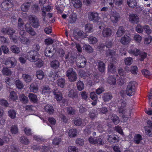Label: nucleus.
<instances>
[{"label":"nucleus","instance_id":"nucleus-23","mask_svg":"<svg viewBox=\"0 0 152 152\" xmlns=\"http://www.w3.org/2000/svg\"><path fill=\"white\" fill-rule=\"evenodd\" d=\"M68 96L71 98L74 99L75 98H78V94L75 90L71 89L69 91Z\"/></svg>","mask_w":152,"mask_h":152},{"label":"nucleus","instance_id":"nucleus-59","mask_svg":"<svg viewBox=\"0 0 152 152\" xmlns=\"http://www.w3.org/2000/svg\"><path fill=\"white\" fill-rule=\"evenodd\" d=\"M134 39L136 42L140 43L142 39V37L138 34H136L134 35L133 37Z\"/></svg>","mask_w":152,"mask_h":152},{"label":"nucleus","instance_id":"nucleus-25","mask_svg":"<svg viewBox=\"0 0 152 152\" xmlns=\"http://www.w3.org/2000/svg\"><path fill=\"white\" fill-rule=\"evenodd\" d=\"M51 7L50 6H48L46 7H43L42 9V15L44 18H43V20H45V17L46 15V12L50 11Z\"/></svg>","mask_w":152,"mask_h":152},{"label":"nucleus","instance_id":"nucleus-49","mask_svg":"<svg viewBox=\"0 0 152 152\" xmlns=\"http://www.w3.org/2000/svg\"><path fill=\"white\" fill-rule=\"evenodd\" d=\"M5 82L8 85L11 86L13 84L14 80L12 78L6 77L5 80Z\"/></svg>","mask_w":152,"mask_h":152},{"label":"nucleus","instance_id":"nucleus-63","mask_svg":"<svg viewBox=\"0 0 152 152\" xmlns=\"http://www.w3.org/2000/svg\"><path fill=\"white\" fill-rule=\"evenodd\" d=\"M88 41L90 43L94 44L97 42V39L96 37L91 36L88 38Z\"/></svg>","mask_w":152,"mask_h":152},{"label":"nucleus","instance_id":"nucleus-35","mask_svg":"<svg viewBox=\"0 0 152 152\" xmlns=\"http://www.w3.org/2000/svg\"><path fill=\"white\" fill-rule=\"evenodd\" d=\"M110 117L114 124H117L120 122L119 118L116 115L112 114Z\"/></svg>","mask_w":152,"mask_h":152},{"label":"nucleus","instance_id":"nucleus-32","mask_svg":"<svg viewBox=\"0 0 152 152\" xmlns=\"http://www.w3.org/2000/svg\"><path fill=\"white\" fill-rule=\"evenodd\" d=\"M28 97L30 100L34 103H36L37 101V96L36 95L34 94L29 93L28 95Z\"/></svg>","mask_w":152,"mask_h":152},{"label":"nucleus","instance_id":"nucleus-44","mask_svg":"<svg viewBox=\"0 0 152 152\" xmlns=\"http://www.w3.org/2000/svg\"><path fill=\"white\" fill-rule=\"evenodd\" d=\"M84 50H86L88 53H91L93 52V49L88 45H85L83 46Z\"/></svg>","mask_w":152,"mask_h":152},{"label":"nucleus","instance_id":"nucleus-19","mask_svg":"<svg viewBox=\"0 0 152 152\" xmlns=\"http://www.w3.org/2000/svg\"><path fill=\"white\" fill-rule=\"evenodd\" d=\"M22 77L23 80L26 83L31 82L33 79L31 75L26 74H23Z\"/></svg>","mask_w":152,"mask_h":152},{"label":"nucleus","instance_id":"nucleus-12","mask_svg":"<svg viewBox=\"0 0 152 152\" xmlns=\"http://www.w3.org/2000/svg\"><path fill=\"white\" fill-rule=\"evenodd\" d=\"M129 21L132 23H137L139 21L138 16L134 14H131L129 15Z\"/></svg>","mask_w":152,"mask_h":152},{"label":"nucleus","instance_id":"nucleus-45","mask_svg":"<svg viewBox=\"0 0 152 152\" xmlns=\"http://www.w3.org/2000/svg\"><path fill=\"white\" fill-rule=\"evenodd\" d=\"M24 25L23 21L22 19L19 18L18 20V29H21L23 28V26Z\"/></svg>","mask_w":152,"mask_h":152},{"label":"nucleus","instance_id":"nucleus-57","mask_svg":"<svg viewBox=\"0 0 152 152\" xmlns=\"http://www.w3.org/2000/svg\"><path fill=\"white\" fill-rule=\"evenodd\" d=\"M124 62L125 64L128 65H130L133 62V59L130 57H128L124 59Z\"/></svg>","mask_w":152,"mask_h":152},{"label":"nucleus","instance_id":"nucleus-24","mask_svg":"<svg viewBox=\"0 0 152 152\" xmlns=\"http://www.w3.org/2000/svg\"><path fill=\"white\" fill-rule=\"evenodd\" d=\"M98 67L99 72L102 73L104 72L105 69V66L104 64L100 61L98 63Z\"/></svg>","mask_w":152,"mask_h":152},{"label":"nucleus","instance_id":"nucleus-58","mask_svg":"<svg viewBox=\"0 0 152 152\" xmlns=\"http://www.w3.org/2000/svg\"><path fill=\"white\" fill-rule=\"evenodd\" d=\"M20 141L21 143L25 145H27L29 142L28 139L25 137H20Z\"/></svg>","mask_w":152,"mask_h":152},{"label":"nucleus","instance_id":"nucleus-53","mask_svg":"<svg viewBox=\"0 0 152 152\" xmlns=\"http://www.w3.org/2000/svg\"><path fill=\"white\" fill-rule=\"evenodd\" d=\"M3 74L6 75H11V72L10 69L7 68H4L2 70Z\"/></svg>","mask_w":152,"mask_h":152},{"label":"nucleus","instance_id":"nucleus-26","mask_svg":"<svg viewBox=\"0 0 152 152\" xmlns=\"http://www.w3.org/2000/svg\"><path fill=\"white\" fill-rule=\"evenodd\" d=\"M107 139L109 142L112 143L117 141L118 140L117 136L114 135H109Z\"/></svg>","mask_w":152,"mask_h":152},{"label":"nucleus","instance_id":"nucleus-34","mask_svg":"<svg viewBox=\"0 0 152 152\" xmlns=\"http://www.w3.org/2000/svg\"><path fill=\"white\" fill-rule=\"evenodd\" d=\"M30 6L29 3H25L23 4L21 6V10L23 12H27Z\"/></svg>","mask_w":152,"mask_h":152},{"label":"nucleus","instance_id":"nucleus-13","mask_svg":"<svg viewBox=\"0 0 152 152\" xmlns=\"http://www.w3.org/2000/svg\"><path fill=\"white\" fill-rule=\"evenodd\" d=\"M118 74L121 76V78H120L119 79L117 78L118 80H119L120 84H123L124 83V78L126 75L125 73L121 68L118 69Z\"/></svg>","mask_w":152,"mask_h":152},{"label":"nucleus","instance_id":"nucleus-56","mask_svg":"<svg viewBox=\"0 0 152 152\" xmlns=\"http://www.w3.org/2000/svg\"><path fill=\"white\" fill-rule=\"evenodd\" d=\"M8 115L11 118H15L16 114V112L13 110H10L8 111Z\"/></svg>","mask_w":152,"mask_h":152},{"label":"nucleus","instance_id":"nucleus-54","mask_svg":"<svg viewBox=\"0 0 152 152\" xmlns=\"http://www.w3.org/2000/svg\"><path fill=\"white\" fill-rule=\"evenodd\" d=\"M127 3L128 5L130 7H134L136 5L135 0H128Z\"/></svg>","mask_w":152,"mask_h":152},{"label":"nucleus","instance_id":"nucleus-38","mask_svg":"<svg viewBox=\"0 0 152 152\" xmlns=\"http://www.w3.org/2000/svg\"><path fill=\"white\" fill-rule=\"evenodd\" d=\"M9 98L10 101H15L18 99V96L16 93L12 91L10 92Z\"/></svg>","mask_w":152,"mask_h":152},{"label":"nucleus","instance_id":"nucleus-1","mask_svg":"<svg viewBox=\"0 0 152 152\" xmlns=\"http://www.w3.org/2000/svg\"><path fill=\"white\" fill-rule=\"evenodd\" d=\"M137 84L134 81H131L128 84L126 88V93L129 96L134 95L136 93Z\"/></svg>","mask_w":152,"mask_h":152},{"label":"nucleus","instance_id":"nucleus-42","mask_svg":"<svg viewBox=\"0 0 152 152\" xmlns=\"http://www.w3.org/2000/svg\"><path fill=\"white\" fill-rule=\"evenodd\" d=\"M57 84L58 86L63 88L65 84V80L63 78L59 79L57 80Z\"/></svg>","mask_w":152,"mask_h":152},{"label":"nucleus","instance_id":"nucleus-4","mask_svg":"<svg viewBox=\"0 0 152 152\" xmlns=\"http://www.w3.org/2000/svg\"><path fill=\"white\" fill-rule=\"evenodd\" d=\"M1 32L4 34H8L10 35V38L13 40L15 42H16L15 39L12 38V35L15 33V31L10 27H6L2 28L1 30Z\"/></svg>","mask_w":152,"mask_h":152},{"label":"nucleus","instance_id":"nucleus-21","mask_svg":"<svg viewBox=\"0 0 152 152\" xmlns=\"http://www.w3.org/2000/svg\"><path fill=\"white\" fill-rule=\"evenodd\" d=\"M29 89L31 92L36 93L38 91V86L36 83H32L30 84Z\"/></svg>","mask_w":152,"mask_h":152},{"label":"nucleus","instance_id":"nucleus-48","mask_svg":"<svg viewBox=\"0 0 152 152\" xmlns=\"http://www.w3.org/2000/svg\"><path fill=\"white\" fill-rule=\"evenodd\" d=\"M77 86L78 90L79 91H81L84 89V84L81 81H78L77 83Z\"/></svg>","mask_w":152,"mask_h":152},{"label":"nucleus","instance_id":"nucleus-36","mask_svg":"<svg viewBox=\"0 0 152 152\" xmlns=\"http://www.w3.org/2000/svg\"><path fill=\"white\" fill-rule=\"evenodd\" d=\"M36 74L37 78L39 80L42 79L45 76L44 72L41 70H39L37 71Z\"/></svg>","mask_w":152,"mask_h":152},{"label":"nucleus","instance_id":"nucleus-33","mask_svg":"<svg viewBox=\"0 0 152 152\" xmlns=\"http://www.w3.org/2000/svg\"><path fill=\"white\" fill-rule=\"evenodd\" d=\"M77 134V132L75 129H70L68 132V135L70 138H72L76 136Z\"/></svg>","mask_w":152,"mask_h":152},{"label":"nucleus","instance_id":"nucleus-43","mask_svg":"<svg viewBox=\"0 0 152 152\" xmlns=\"http://www.w3.org/2000/svg\"><path fill=\"white\" fill-rule=\"evenodd\" d=\"M72 3L75 8H79L80 7L82 3L80 0H73Z\"/></svg>","mask_w":152,"mask_h":152},{"label":"nucleus","instance_id":"nucleus-46","mask_svg":"<svg viewBox=\"0 0 152 152\" xmlns=\"http://www.w3.org/2000/svg\"><path fill=\"white\" fill-rule=\"evenodd\" d=\"M107 81L110 84L114 85L116 83V79L112 76H111L108 77Z\"/></svg>","mask_w":152,"mask_h":152},{"label":"nucleus","instance_id":"nucleus-11","mask_svg":"<svg viewBox=\"0 0 152 152\" xmlns=\"http://www.w3.org/2000/svg\"><path fill=\"white\" fill-rule=\"evenodd\" d=\"M69 16L68 22L71 23H75L77 19L76 14L74 12H69L67 14Z\"/></svg>","mask_w":152,"mask_h":152},{"label":"nucleus","instance_id":"nucleus-18","mask_svg":"<svg viewBox=\"0 0 152 152\" xmlns=\"http://www.w3.org/2000/svg\"><path fill=\"white\" fill-rule=\"evenodd\" d=\"M108 73H113L116 71V69L115 66L112 63H110L108 66Z\"/></svg>","mask_w":152,"mask_h":152},{"label":"nucleus","instance_id":"nucleus-55","mask_svg":"<svg viewBox=\"0 0 152 152\" xmlns=\"http://www.w3.org/2000/svg\"><path fill=\"white\" fill-rule=\"evenodd\" d=\"M68 152H78L77 148L73 146H69L68 148Z\"/></svg>","mask_w":152,"mask_h":152},{"label":"nucleus","instance_id":"nucleus-29","mask_svg":"<svg viewBox=\"0 0 152 152\" xmlns=\"http://www.w3.org/2000/svg\"><path fill=\"white\" fill-rule=\"evenodd\" d=\"M45 109L46 112L49 114H53L54 111L53 107L50 105H47L45 107Z\"/></svg>","mask_w":152,"mask_h":152},{"label":"nucleus","instance_id":"nucleus-47","mask_svg":"<svg viewBox=\"0 0 152 152\" xmlns=\"http://www.w3.org/2000/svg\"><path fill=\"white\" fill-rule=\"evenodd\" d=\"M16 87L18 89H21L23 87V84L22 82L19 80H17L15 82Z\"/></svg>","mask_w":152,"mask_h":152},{"label":"nucleus","instance_id":"nucleus-28","mask_svg":"<svg viewBox=\"0 0 152 152\" xmlns=\"http://www.w3.org/2000/svg\"><path fill=\"white\" fill-rule=\"evenodd\" d=\"M74 123L75 125L79 126L81 125H85L86 124V122H85L84 121H82L80 118H77L74 120Z\"/></svg>","mask_w":152,"mask_h":152},{"label":"nucleus","instance_id":"nucleus-8","mask_svg":"<svg viewBox=\"0 0 152 152\" xmlns=\"http://www.w3.org/2000/svg\"><path fill=\"white\" fill-rule=\"evenodd\" d=\"M77 66L79 67H84L86 64V60L83 56H81L76 60Z\"/></svg>","mask_w":152,"mask_h":152},{"label":"nucleus","instance_id":"nucleus-16","mask_svg":"<svg viewBox=\"0 0 152 152\" xmlns=\"http://www.w3.org/2000/svg\"><path fill=\"white\" fill-rule=\"evenodd\" d=\"M26 30V31L30 35L34 36L36 33L33 29L31 27L29 23H26L25 25Z\"/></svg>","mask_w":152,"mask_h":152},{"label":"nucleus","instance_id":"nucleus-50","mask_svg":"<svg viewBox=\"0 0 152 152\" xmlns=\"http://www.w3.org/2000/svg\"><path fill=\"white\" fill-rule=\"evenodd\" d=\"M112 97L110 94L109 93H106L104 94L102 98L104 101H107L110 100Z\"/></svg>","mask_w":152,"mask_h":152},{"label":"nucleus","instance_id":"nucleus-3","mask_svg":"<svg viewBox=\"0 0 152 152\" xmlns=\"http://www.w3.org/2000/svg\"><path fill=\"white\" fill-rule=\"evenodd\" d=\"M66 75L70 82H74L77 80V74L72 68H69L68 70L66 72Z\"/></svg>","mask_w":152,"mask_h":152},{"label":"nucleus","instance_id":"nucleus-41","mask_svg":"<svg viewBox=\"0 0 152 152\" xmlns=\"http://www.w3.org/2000/svg\"><path fill=\"white\" fill-rule=\"evenodd\" d=\"M128 53L130 54L137 56L139 55L140 51L136 48H134L128 51Z\"/></svg>","mask_w":152,"mask_h":152},{"label":"nucleus","instance_id":"nucleus-20","mask_svg":"<svg viewBox=\"0 0 152 152\" xmlns=\"http://www.w3.org/2000/svg\"><path fill=\"white\" fill-rule=\"evenodd\" d=\"M53 49L47 47L45 51V54L47 57H51L53 54Z\"/></svg>","mask_w":152,"mask_h":152},{"label":"nucleus","instance_id":"nucleus-60","mask_svg":"<svg viewBox=\"0 0 152 152\" xmlns=\"http://www.w3.org/2000/svg\"><path fill=\"white\" fill-rule=\"evenodd\" d=\"M80 75L84 78H85L86 77L90 76V74L89 71H87L86 72L82 71L80 72Z\"/></svg>","mask_w":152,"mask_h":152},{"label":"nucleus","instance_id":"nucleus-61","mask_svg":"<svg viewBox=\"0 0 152 152\" xmlns=\"http://www.w3.org/2000/svg\"><path fill=\"white\" fill-rule=\"evenodd\" d=\"M19 97L20 100L24 103H26L28 101V99L27 97L23 94H21Z\"/></svg>","mask_w":152,"mask_h":152},{"label":"nucleus","instance_id":"nucleus-51","mask_svg":"<svg viewBox=\"0 0 152 152\" xmlns=\"http://www.w3.org/2000/svg\"><path fill=\"white\" fill-rule=\"evenodd\" d=\"M51 66L53 68L57 69L59 66V62L56 60L53 61L51 63Z\"/></svg>","mask_w":152,"mask_h":152},{"label":"nucleus","instance_id":"nucleus-9","mask_svg":"<svg viewBox=\"0 0 152 152\" xmlns=\"http://www.w3.org/2000/svg\"><path fill=\"white\" fill-rule=\"evenodd\" d=\"M11 0H5L1 4V7L4 10H7L12 7L13 3Z\"/></svg>","mask_w":152,"mask_h":152},{"label":"nucleus","instance_id":"nucleus-64","mask_svg":"<svg viewBox=\"0 0 152 152\" xmlns=\"http://www.w3.org/2000/svg\"><path fill=\"white\" fill-rule=\"evenodd\" d=\"M50 88L48 86H44L42 88V93L45 94L50 92Z\"/></svg>","mask_w":152,"mask_h":152},{"label":"nucleus","instance_id":"nucleus-17","mask_svg":"<svg viewBox=\"0 0 152 152\" xmlns=\"http://www.w3.org/2000/svg\"><path fill=\"white\" fill-rule=\"evenodd\" d=\"M112 34L111 30L108 28H106L103 29L102 32L103 37H107L110 36Z\"/></svg>","mask_w":152,"mask_h":152},{"label":"nucleus","instance_id":"nucleus-5","mask_svg":"<svg viewBox=\"0 0 152 152\" xmlns=\"http://www.w3.org/2000/svg\"><path fill=\"white\" fill-rule=\"evenodd\" d=\"M31 25L34 28H37L39 26V20L34 15H30L28 17Z\"/></svg>","mask_w":152,"mask_h":152},{"label":"nucleus","instance_id":"nucleus-52","mask_svg":"<svg viewBox=\"0 0 152 152\" xmlns=\"http://www.w3.org/2000/svg\"><path fill=\"white\" fill-rule=\"evenodd\" d=\"M7 60L10 63L12 66H15L16 63V60L14 57L8 58H7Z\"/></svg>","mask_w":152,"mask_h":152},{"label":"nucleus","instance_id":"nucleus-30","mask_svg":"<svg viewBox=\"0 0 152 152\" xmlns=\"http://www.w3.org/2000/svg\"><path fill=\"white\" fill-rule=\"evenodd\" d=\"M125 30L123 26H120L119 27L116 34L118 37H121L125 33Z\"/></svg>","mask_w":152,"mask_h":152},{"label":"nucleus","instance_id":"nucleus-22","mask_svg":"<svg viewBox=\"0 0 152 152\" xmlns=\"http://www.w3.org/2000/svg\"><path fill=\"white\" fill-rule=\"evenodd\" d=\"M77 34L78 36L82 38H84L87 37V35L84 32L81 31H80L77 33L75 32L74 33V35L75 38L77 39V37H76V34Z\"/></svg>","mask_w":152,"mask_h":152},{"label":"nucleus","instance_id":"nucleus-40","mask_svg":"<svg viewBox=\"0 0 152 152\" xmlns=\"http://www.w3.org/2000/svg\"><path fill=\"white\" fill-rule=\"evenodd\" d=\"M11 51L14 53L18 54L20 52V49L16 45H12L10 47Z\"/></svg>","mask_w":152,"mask_h":152},{"label":"nucleus","instance_id":"nucleus-39","mask_svg":"<svg viewBox=\"0 0 152 152\" xmlns=\"http://www.w3.org/2000/svg\"><path fill=\"white\" fill-rule=\"evenodd\" d=\"M116 54L115 51L108 50H107L106 53V56L109 58H113V57Z\"/></svg>","mask_w":152,"mask_h":152},{"label":"nucleus","instance_id":"nucleus-62","mask_svg":"<svg viewBox=\"0 0 152 152\" xmlns=\"http://www.w3.org/2000/svg\"><path fill=\"white\" fill-rule=\"evenodd\" d=\"M18 129L16 126L14 125L12 126L11 128V132L12 134H15L17 133Z\"/></svg>","mask_w":152,"mask_h":152},{"label":"nucleus","instance_id":"nucleus-7","mask_svg":"<svg viewBox=\"0 0 152 152\" xmlns=\"http://www.w3.org/2000/svg\"><path fill=\"white\" fill-rule=\"evenodd\" d=\"M38 56L36 51H31L27 56V59L31 62H35L38 60Z\"/></svg>","mask_w":152,"mask_h":152},{"label":"nucleus","instance_id":"nucleus-6","mask_svg":"<svg viewBox=\"0 0 152 152\" xmlns=\"http://www.w3.org/2000/svg\"><path fill=\"white\" fill-rule=\"evenodd\" d=\"M110 19L111 22L116 23L119 21L120 16L119 14L115 11H111L110 13Z\"/></svg>","mask_w":152,"mask_h":152},{"label":"nucleus","instance_id":"nucleus-10","mask_svg":"<svg viewBox=\"0 0 152 152\" xmlns=\"http://www.w3.org/2000/svg\"><path fill=\"white\" fill-rule=\"evenodd\" d=\"M88 18L90 20L94 22H97L100 19L99 14L96 12L90 13L88 15Z\"/></svg>","mask_w":152,"mask_h":152},{"label":"nucleus","instance_id":"nucleus-2","mask_svg":"<svg viewBox=\"0 0 152 152\" xmlns=\"http://www.w3.org/2000/svg\"><path fill=\"white\" fill-rule=\"evenodd\" d=\"M119 112L123 115L121 117V120L123 122H126L131 115L130 111L128 110L127 111L124 107H121L119 108Z\"/></svg>","mask_w":152,"mask_h":152},{"label":"nucleus","instance_id":"nucleus-27","mask_svg":"<svg viewBox=\"0 0 152 152\" xmlns=\"http://www.w3.org/2000/svg\"><path fill=\"white\" fill-rule=\"evenodd\" d=\"M19 40L22 43L25 45H28L30 43L29 39L24 36H20Z\"/></svg>","mask_w":152,"mask_h":152},{"label":"nucleus","instance_id":"nucleus-31","mask_svg":"<svg viewBox=\"0 0 152 152\" xmlns=\"http://www.w3.org/2000/svg\"><path fill=\"white\" fill-rule=\"evenodd\" d=\"M53 93L55 95V98L57 101H60L62 99V95L61 92L54 91Z\"/></svg>","mask_w":152,"mask_h":152},{"label":"nucleus","instance_id":"nucleus-15","mask_svg":"<svg viewBox=\"0 0 152 152\" xmlns=\"http://www.w3.org/2000/svg\"><path fill=\"white\" fill-rule=\"evenodd\" d=\"M143 139L141 135L139 134H135L133 138V142L136 144H141L142 143Z\"/></svg>","mask_w":152,"mask_h":152},{"label":"nucleus","instance_id":"nucleus-14","mask_svg":"<svg viewBox=\"0 0 152 152\" xmlns=\"http://www.w3.org/2000/svg\"><path fill=\"white\" fill-rule=\"evenodd\" d=\"M132 40V38L129 36L127 35H124L121 38L120 42L123 45H126L129 44Z\"/></svg>","mask_w":152,"mask_h":152},{"label":"nucleus","instance_id":"nucleus-37","mask_svg":"<svg viewBox=\"0 0 152 152\" xmlns=\"http://www.w3.org/2000/svg\"><path fill=\"white\" fill-rule=\"evenodd\" d=\"M85 31L86 32L91 33L93 31V26L92 24H88L85 26Z\"/></svg>","mask_w":152,"mask_h":152}]
</instances>
